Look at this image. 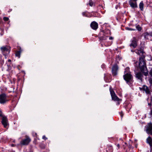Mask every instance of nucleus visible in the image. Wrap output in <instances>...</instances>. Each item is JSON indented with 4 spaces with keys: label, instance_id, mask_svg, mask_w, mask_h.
<instances>
[{
    "label": "nucleus",
    "instance_id": "obj_1",
    "mask_svg": "<svg viewBox=\"0 0 152 152\" xmlns=\"http://www.w3.org/2000/svg\"><path fill=\"white\" fill-rule=\"evenodd\" d=\"M135 53L141 56L139 58V66L141 71L145 76L148 74V71L147 68L146 64L144 60L145 54L144 52L141 50H136Z\"/></svg>",
    "mask_w": 152,
    "mask_h": 152
},
{
    "label": "nucleus",
    "instance_id": "obj_2",
    "mask_svg": "<svg viewBox=\"0 0 152 152\" xmlns=\"http://www.w3.org/2000/svg\"><path fill=\"white\" fill-rule=\"evenodd\" d=\"M123 77L124 80L126 82V83L130 85L131 84L130 83L132 80L133 77L129 71V67H127L125 68Z\"/></svg>",
    "mask_w": 152,
    "mask_h": 152
},
{
    "label": "nucleus",
    "instance_id": "obj_3",
    "mask_svg": "<svg viewBox=\"0 0 152 152\" xmlns=\"http://www.w3.org/2000/svg\"><path fill=\"white\" fill-rule=\"evenodd\" d=\"M0 49L3 54L5 56V58H6V55L10 53V48L7 46H3L1 47Z\"/></svg>",
    "mask_w": 152,
    "mask_h": 152
},
{
    "label": "nucleus",
    "instance_id": "obj_4",
    "mask_svg": "<svg viewBox=\"0 0 152 152\" xmlns=\"http://www.w3.org/2000/svg\"><path fill=\"white\" fill-rule=\"evenodd\" d=\"M7 96L6 94L4 93L0 95V103L3 104L7 102Z\"/></svg>",
    "mask_w": 152,
    "mask_h": 152
},
{
    "label": "nucleus",
    "instance_id": "obj_5",
    "mask_svg": "<svg viewBox=\"0 0 152 152\" xmlns=\"http://www.w3.org/2000/svg\"><path fill=\"white\" fill-rule=\"evenodd\" d=\"M137 0H130L129 3L130 6L132 8H135L137 7Z\"/></svg>",
    "mask_w": 152,
    "mask_h": 152
},
{
    "label": "nucleus",
    "instance_id": "obj_6",
    "mask_svg": "<svg viewBox=\"0 0 152 152\" xmlns=\"http://www.w3.org/2000/svg\"><path fill=\"white\" fill-rule=\"evenodd\" d=\"M1 123L4 126V127H7L8 125V119L5 116H2Z\"/></svg>",
    "mask_w": 152,
    "mask_h": 152
},
{
    "label": "nucleus",
    "instance_id": "obj_7",
    "mask_svg": "<svg viewBox=\"0 0 152 152\" xmlns=\"http://www.w3.org/2000/svg\"><path fill=\"white\" fill-rule=\"evenodd\" d=\"M118 70V66L117 65L113 66L112 69V72L113 75L115 76L117 74V70Z\"/></svg>",
    "mask_w": 152,
    "mask_h": 152
},
{
    "label": "nucleus",
    "instance_id": "obj_8",
    "mask_svg": "<svg viewBox=\"0 0 152 152\" xmlns=\"http://www.w3.org/2000/svg\"><path fill=\"white\" fill-rule=\"evenodd\" d=\"M30 141V139L28 137H27L25 139L23 140L21 142V143L23 145H27Z\"/></svg>",
    "mask_w": 152,
    "mask_h": 152
},
{
    "label": "nucleus",
    "instance_id": "obj_9",
    "mask_svg": "<svg viewBox=\"0 0 152 152\" xmlns=\"http://www.w3.org/2000/svg\"><path fill=\"white\" fill-rule=\"evenodd\" d=\"M91 27L94 30H96L98 27V24L95 21H93L91 24Z\"/></svg>",
    "mask_w": 152,
    "mask_h": 152
},
{
    "label": "nucleus",
    "instance_id": "obj_10",
    "mask_svg": "<svg viewBox=\"0 0 152 152\" xmlns=\"http://www.w3.org/2000/svg\"><path fill=\"white\" fill-rule=\"evenodd\" d=\"M147 132L148 133L152 135V124H150L148 125L146 130Z\"/></svg>",
    "mask_w": 152,
    "mask_h": 152
},
{
    "label": "nucleus",
    "instance_id": "obj_11",
    "mask_svg": "<svg viewBox=\"0 0 152 152\" xmlns=\"http://www.w3.org/2000/svg\"><path fill=\"white\" fill-rule=\"evenodd\" d=\"M140 90H143V91H145L146 93L148 94L150 93V91L148 87L145 86H143L142 88H140Z\"/></svg>",
    "mask_w": 152,
    "mask_h": 152
},
{
    "label": "nucleus",
    "instance_id": "obj_12",
    "mask_svg": "<svg viewBox=\"0 0 152 152\" xmlns=\"http://www.w3.org/2000/svg\"><path fill=\"white\" fill-rule=\"evenodd\" d=\"M137 45V42L135 39L132 41L131 44L130 45V47H132L133 48H135Z\"/></svg>",
    "mask_w": 152,
    "mask_h": 152
},
{
    "label": "nucleus",
    "instance_id": "obj_13",
    "mask_svg": "<svg viewBox=\"0 0 152 152\" xmlns=\"http://www.w3.org/2000/svg\"><path fill=\"white\" fill-rule=\"evenodd\" d=\"M146 142L149 144L151 147L152 148V139L150 137H149L147 139Z\"/></svg>",
    "mask_w": 152,
    "mask_h": 152
},
{
    "label": "nucleus",
    "instance_id": "obj_14",
    "mask_svg": "<svg viewBox=\"0 0 152 152\" xmlns=\"http://www.w3.org/2000/svg\"><path fill=\"white\" fill-rule=\"evenodd\" d=\"M142 75L141 72H139L136 74V77L138 79L142 80Z\"/></svg>",
    "mask_w": 152,
    "mask_h": 152
},
{
    "label": "nucleus",
    "instance_id": "obj_15",
    "mask_svg": "<svg viewBox=\"0 0 152 152\" xmlns=\"http://www.w3.org/2000/svg\"><path fill=\"white\" fill-rule=\"evenodd\" d=\"M112 99L114 101H118L120 99L115 95V94L111 96Z\"/></svg>",
    "mask_w": 152,
    "mask_h": 152
},
{
    "label": "nucleus",
    "instance_id": "obj_16",
    "mask_svg": "<svg viewBox=\"0 0 152 152\" xmlns=\"http://www.w3.org/2000/svg\"><path fill=\"white\" fill-rule=\"evenodd\" d=\"M144 4L143 1H141L139 4V7L141 11H143V9Z\"/></svg>",
    "mask_w": 152,
    "mask_h": 152
},
{
    "label": "nucleus",
    "instance_id": "obj_17",
    "mask_svg": "<svg viewBox=\"0 0 152 152\" xmlns=\"http://www.w3.org/2000/svg\"><path fill=\"white\" fill-rule=\"evenodd\" d=\"M21 52V51L20 50L19 51H16L15 53L16 56L19 58L20 56Z\"/></svg>",
    "mask_w": 152,
    "mask_h": 152
},
{
    "label": "nucleus",
    "instance_id": "obj_18",
    "mask_svg": "<svg viewBox=\"0 0 152 152\" xmlns=\"http://www.w3.org/2000/svg\"><path fill=\"white\" fill-rule=\"evenodd\" d=\"M111 87L110 88V92L111 96H112L113 95H115V93L114 92V91L113 90H112V89H111Z\"/></svg>",
    "mask_w": 152,
    "mask_h": 152
},
{
    "label": "nucleus",
    "instance_id": "obj_19",
    "mask_svg": "<svg viewBox=\"0 0 152 152\" xmlns=\"http://www.w3.org/2000/svg\"><path fill=\"white\" fill-rule=\"evenodd\" d=\"M137 29L139 31H141L142 28L139 25H137L136 26Z\"/></svg>",
    "mask_w": 152,
    "mask_h": 152
},
{
    "label": "nucleus",
    "instance_id": "obj_20",
    "mask_svg": "<svg viewBox=\"0 0 152 152\" xmlns=\"http://www.w3.org/2000/svg\"><path fill=\"white\" fill-rule=\"evenodd\" d=\"M89 5L91 6H92L93 5V2H92V1L91 0H90L89 1Z\"/></svg>",
    "mask_w": 152,
    "mask_h": 152
},
{
    "label": "nucleus",
    "instance_id": "obj_21",
    "mask_svg": "<svg viewBox=\"0 0 152 152\" xmlns=\"http://www.w3.org/2000/svg\"><path fill=\"white\" fill-rule=\"evenodd\" d=\"M107 37H101V39L102 40H106V39L107 38Z\"/></svg>",
    "mask_w": 152,
    "mask_h": 152
},
{
    "label": "nucleus",
    "instance_id": "obj_22",
    "mask_svg": "<svg viewBox=\"0 0 152 152\" xmlns=\"http://www.w3.org/2000/svg\"><path fill=\"white\" fill-rule=\"evenodd\" d=\"M3 20L4 21H7L9 20V18L7 17H4L3 18Z\"/></svg>",
    "mask_w": 152,
    "mask_h": 152
},
{
    "label": "nucleus",
    "instance_id": "obj_23",
    "mask_svg": "<svg viewBox=\"0 0 152 152\" xmlns=\"http://www.w3.org/2000/svg\"><path fill=\"white\" fill-rule=\"evenodd\" d=\"M42 139L45 140H46L47 139V138L45 136H43L42 137Z\"/></svg>",
    "mask_w": 152,
    "mask_h": 152
},
{
    "label": "nucleus",
    "instance_id": "obj_24",
    "mask_svg": "<svg viewBox=\"0 0 152 152\" xmlns=\"http://www.w3.org/2000/svg\"><path fill=\"white\" fill-rule=\"evenodd\" d=\"M150 74L152 77V67L151 68V70L150 72Z\"/></svg>",
    "mask_w": 152,
    "mask_h": 152
},
{
    "label": "nucleus",
    "instance_id": "obj_25",
    "mask_svg": "<svg viewBox=\"0 0 152 152\" xmlns=\"http://www.w3.org/2000/svg\"><path fill=\"white\" fill-rule=\"evenodd\" d=\"M149 81L151 85L152 86V79H150L149 80Z\"/></svg>",
    "mask_w": 152,
    "mask_h": 152
},
{
    "label": "nucleus",
    "instance_id": "obj_26",
    "mask_svg": "<svg viewBox=\"0 0 152 152\" xmlns=\"http://www.w3.org/2000/svg\"><path fill=\"white\" fill-rule=\"evenodd\" d=\"M2 116H4L3 115L2 112L0 111V116L2 117Z\"/></svg>",
    "mask_w": 152,
    "mask_h": 152
},
{
    "label": "nucleus",
    "instance_id": "obj_27",
    "mask_svg": "<svg viewBox=\"0 0 152 152\" xmlns=\"http://www.w3.org/2000/svg\"><path fill=\"white\" fill-rule=\"evenodd\" d=\"M33 135L34 136H36L37 134L36 133H33Z\"/></svg>",
    "mask_w": 152,
    "mask_h": 152
},
{
    "label": "nucleus",
    "instance_id": "obj_28",
    "mask_svg": "<svg viewBox=\"0 0 152 152\" xmlns=\"http://www.w3.org/2000/svg\"><path fill=\"white\" fill-rule=\"evenodd\" d=\"M129 30H135V29H133L131 28H129Z\"/></svg>",
    "mask_w": 152,
    "mask_h": 152
},
{
    "label": "nucleus",
    "instance_id": "obj_29",
    "mask_svg": "<svg viewBox=\"0 0 152 152\" xmlns=\"http://www.w3.org/2000/svg\"><path fill=\"white\" fill-rule=\"evenodd\" d=\"M148 35V33H145V38H146V36H147Z\"/></svg>",
    "mask_w": 152,
    "mask_h": 152
},
{
    "label": "nucleus",
    "instance_id": "obj_30",
    "mask_svg": "<svg viewBox=\"0 0 152 152\" xmlns=\"http://www.w3.org/2000/svg\"><path fill=\"white\" fill-rule=\"evenodd\" d=\"M117 146L118 147V148H119L120 147L119 144H117Z\"/></svg>",
    "mask_w": 152,
    "mask_h": 152
},
{
    "label": "nucleus",
    "instance_id": "obj_31",
    "mask_svg": "<svg viewBox=\"0 0 152 152\" xmlns=\"http://www.w3.org/2000/svg\"><path fill=\"white\" fill-rule=\"evenodd\" d=\"M109 39L110 40L112 39H113V38L112 37H110Z\"/></svg>",
    "mask_w": 152,
    "mask_h": 152
},
{
    "label": "nucleus",
    "instance_id": "obj_32",
    "mask_svg": "<svg viewBox=\"0 0 152 152\" xmlns=\"http://www.w3.org/2000/svg\"><path fill=\"white\" fill-rule=\"evenodd\" d=\"M1 60V55H0V61Z\"/></svg>",
    "mask_w": 152,
    "mask_h": 152
},
{
    "label": "nucleus",
    "instance_id": "obj_33",
    "mask_svg": "<svg viewBox=\"0 0 152 152\" xmlns=\"http://www.w3.org/2000/svg\"><path fill=\"white\" fill-rule=\"evenodd\" d=\"M150 114L151 115H152V109L151 110V112H150Z\"/></svg>",
    "mask_w": 152,
    "mask_h": 152
},
{
    "label": "nucleus",
    "instance_id": "obj_34",
    "mask_svg": "<svg viewBox=\"0 0 152 152\" xmlns=\"http://www.w3.org/2000/svg\"><path fill=\"white\" fill-rule=\"evenodd\" d=\"M8 62H11V60L10 59H9L8 60Z\"/></svg>",
    "mask_w": 152,
    "mask_h": 152
},
{
    "label": "nucleus",
    "instance_id": "obj_35",
    "mask_svg": "<svg viewBox=\"0 0 152 152\" xmlns=\"http://www.w3.org/2000/svg\"><path fill=\"white\" fill-rule=\"evenodd\" d=\"M121 117H123V114H122V113H121Z\"/></svg>",
    "mask_w": 152,
    "mask_h": 152
},
{
    "label": "nucleus",
    "instance_id": "obj_36",
    "mask_svg": "<svg viewBox=\"0 0 152 152\" xmlns=\"http://www.w3.org/2000/svg\"><path fill=\"white\" fill-rule=\"evenodd\" d=\"M109 148H110V149H112V148L111 147H110Z\"/></svg>",
    "mask_w": 152,
    "mask_h": 152
},
{
    "label": "nucleus",
    "instance_id": "obj_37",
    "mask_svg": "<svg viewBox=\"0 0 152 152\" xmlns=\"http://www.w3.org/2000/svg\"><path fill=\"white\" fill-rule=\"evenodd\" d=\"M2 63H3V61H2V62H1Z\"/></svg>",
    "mask_w": 152,
    "mask_h": 152
},
{
    "label": "nucleus",
    "instance_id": "obj_38",
    "mask_svg": "<svg viewBox=\"0 0 152 152\" xmlns=\"http://www.w3.org/2000/svg\"><path fill=\"white\" fill-rule=\"evenodd\" d=\"M131 51H132V52H133V50H131Z\"/></svg>",
    "mask_w": 152,
    "mask_h": 152
},
{
    "label": "nucleus",
    "instance_id": "obj_39",
    "mask_svg": "<svg viewBox=\"0 0 152 152\" xmlns=\"http://www.w3.org/2000/svg\"><path fill=\"white\" fill-rule=\"evenodd\" d=\"M12 146H14V145L12 144Z\"/></svg>",
    "mask_w": 152,
    "mask_h": 152
},
{
    "label": "nucleus",
    "instance_id": "obj_40",
    "mask_svg": "<svg viewBox=\"0 0 152 152\" xmlns=\"http://www.w3.org/2000/svg\"><path fill=\"white\" fill-rule=\"evenodd\" d=\"M83 14L84 15H85V14H84V13H83Z\"/></svg>",
    "mask_w": 152,
    "mask_h": 152
},
{
    "label": "nucleus",
    "instance_id": "obj_41",
    "mask_svg": "<svg viewBox=\"0 0 152 152\" xmlns=\"http://www.w3.org/2000/svg\"><path fill=\"white\" fill-rule=\"evenodd\" d=\"M83 14L84 15H85V14H84V13H83Z\"/></svg>",
    "mask_w": 152,
    "mask_h": 152
},
{
    "label": "nucleus",
    "instance_id": "obj_42",
    "mask_svg": "<svg viewBox=\"0 0 152 152\" xmlns=\"http://www.w3.org/2000/svg\"><path fill=\"white\" fill-rule=\"evenodd\" d=\"M1 82V81H0V82Z\"/></svg>",
    "mask_w": 152,
    "mask_h": 152
}]
</instances>
